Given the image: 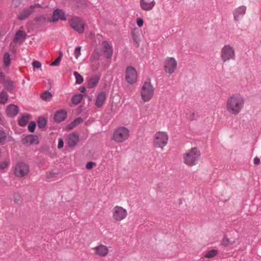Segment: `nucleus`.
<instances>
[{
  "instance_id": "f257e3e1",
  "label": "nucleus",
  "mask_w": 261,
  "mask_h": 261,
  "mask_svg": "<svg viewBox=\"0 0 261 261\" xmlns=\"http://www.w3.org/2000/svg\"><path fill=\"white\" fill-rule=\"evenodd\" d=\"M244 103L245 100L242 95L240 94H232L227 100L226 110L229 114L237 115L243 109Z\"/></svg>"
},
{
  "instance_id": "f03ea898",
  "label": "nucleus",
  "mask_w": 261,
  "mask_h": 261,
  "mask_svg": "<svg viewBox=\"0 0 261 261\" xmlns=\"http://www.w3.org/2000/svg\"><path fill=\"white\" fill-rule=\"evenodd\" d=\"M200 156V152L197 148H192L184 154L183 162L189 166H193L196 165Z\"/></svg>"
},
{
  "instance_id": "7ed1b4c3",
  "label": "nucleus",
  "mask_w": 261,
  "mask_h": 261,
  "mask_svg": "<svg viewBox=\"0 0 261 261\" xmlns=\"http://www.w3.org/2000/svg\"><path fill=\"white\" fill-rule=\"evenodd\" d=\"M154 88L150 83V80L148 79L145 82L141 89V94L142 99L144 102L149 101L153 95Z\"/></svg>"
},
{
  "instance_id": "20e7f679",
  "label": "nucleus",
  "mask_w": 261,
  "mask_h": 261,
  "mask_svg": "<svg viewBox=\"0 0 261 261\" xmlns=\"http://www.w3.org/2000/svg\"><path fill=\"white\" fill-rule=\"evenodd\" d=\"M168 136L164 132H158L154 135L153 146L155 148L163 149L167 144Z\"/></svg>"
},
{
  "instance_id": "39448f33",
  "label": "nucleus",
  "mask_w": 261,
  "mask_h": 261,
  "mask_svg": "<svg viewBox=\"0 0 261 261\" xmlns=\"http://www.w3.org/2000/svg\"><path fill=\"white\" fill-rule=\"evenodd\" d=\"M112 213L113 219L118 222L125 219L127 216L126 210L120 206H114L112 210Z\"/></svg>"
},
{
  "instance_id": "423d86ee",
  "label": "nucleus",
  "mask_w": 261,
  "mask_h": 261,
  "mask_svg": "<svg viewBox=\"0 0 261 261\" xmlns=\"http://www.w3.org/2000/svg\"><path fill=\"white\" fill-rule=\"evenodd\" d=\"M70 25L72 29L79 34L83 33L85 31V23L79 17H72L70 20Z\"/></svg>"
},
{
  "instance_id": "0eeeda50",
  "label": "nucleus",
  "mask_w": 261,
  "mask_h": 261,
  "mask_svg": "<svg viewBox=\"0 0 261 261\" xmlns=\"http://www.w3.org/2000/svg\"><path fill=\"white\" fill-rule=\"evenodd\" d=\"M129 136V130L125 127H120L116 129L113 135L114 140L117 142H123Z\"/></svg>"
},
{
  "instance_id": "6e6552de",
  "label": "nucleus",
  "mask_w": 261,
  "mask_h": 261,
  "mask_svg": "<svg viewBox=\"0 0 261 261\" xmlns=\"http://www.w3.org/2000/svg\"><path fill=\"white\" fill-rule=\"evenodd\" d=\"M221 56L223 62L235 59V52L233 47L229 45H225L221 49Z\"/></svg>"
},
{
  "instance_id": "1a4fd4ad",
  "label": "nucleus",
  "mask_w": 261,
  "mask_h": 261,
  "mask_svg": "<svg viewBox=\"0 0 261 261\" xmlns=\"http://www.w3.org/2000/svg\"><path fill=\"white\" fill-rule=\"evenodd\" d=\"M42 6L36 3L31 5L29 7H27L19 12L17 16V18L19 20H23L28 18L34 12V9L36 8H41Z\"/></svg>"
},
{
  "instance_id": "9d476101",
  "label": "nucleus",
  "mask_w": 261,
  "mask_h": 261,
  "mask_svg": "<svg viewBox=\"0 0 261 261\" xmlns=\"http://www.w3.org/2000/svg\"><path fill=\"white\" fill-rule=\"evenodd\" d=\"M30 171V167L28 165L23 162L18 163L14 168V174L18 177L25 176Z\"/></svg>"
},
{
  "instance_id": "9b49d317",
  "label": "nucleus",
  "mask_w": 261,
  "mask_h": 261,
  "mask_svg": "<svg viewBox=\"0 0 261 261\" xmlns=\"http://www.w3.org/2000/svg\"><path fill=\"white\" fill-rule=\"evenodd\" d=\"M164 68L166 72L170 74H172L177 68V62L172 57H168L165 59L164 62Z\"/></svg>"
},
{
  "instance_id": "f8f14e48",
  "label": "nucleus",
  "mask_w": 261,
  "mask_h": 261,
  "mask_svg": "<svg viewBox=\"0 0 261 261\" xmlns=\"http://www.w3.org/2000/svg\"><path fill=\"white\" fill-rule=\"evenodd\" d=\"M137 73L136 69L132 66H129L126 68L125 72V78L128 83L134 84L136 82Z\"/></svg>"
},
{
  "instance_id": "ddd939ff",
  "label": "nucleus",
  "mask_w": 261,
  "mask_h": 261,
  "mask_svg": "<svg viewBox=\"0 0 261 261\" xmlns=\"http://www.w3.org/2000/svg\"><path fill=\"white\" fill-rule=\"evenodd\" d=\"M66 19L64 12L61 9H57L53 12V16L49 21L50 22H55L59 20L65 21Z\"/></svg>"
},
{
  "instance_id": "4468645a",
  "label": "nucleus",
  "mask_w": 261,
  "mask_h": 261,
  "mask_svg": "<svg viewBox=\"0 0 261 261\" xmlns=\"http://www.w3.org/2000/svg\"><path fill=\"white\" fill-rule=\"evenodd\" d=\"M67 142L70 147L75 146L79 142V135L76 132H73L68 135Z\"/></svg>"
},
{
  "instance_id": "2eb2a0df",
  "label": "nucleus",
  "mask_w": 261,
  "mask_h": 261,
  "mask_svg": "<svg viewBox=\"0 0 261 261\" xmlns=\"http://www.w3.org/2000/svg\"><path fill=\"white\" fill-rule=\"evenodd\" d=\"M95 255L100 256H106L109 253L108 248L102 244H100L93 248Z\"/></svg>"
},
{
  "instance_id": "dca6fc26",
  "label": "nucleus",
  "mask_w": 261,
  "mask_h": 261,
  "mask_svg": "<svg viewBox=\"0 0 261 261\" xmlns=\"http://www.w3.org/2000/svg\"><path fill=\"white\" fill-rule=\"evenodd\" d=\"M22 143L25 145L38 144L39 143L38 137L36 135H28L22 140Z\"/></svg>"
},
{
  "instance_id": "f3484780",
  "label": "nucleus",
  "mask_w": 261,
  "mask_h": 261,
  "mask_svg": "<svg viewBox=\"0 0 261 261\" xmlns=\"http://www.w3.org/2000/svg\"><path fill=\"white\" fill-rule=\"evenodd\" d=\"M102 46L103 48V51L105 53V57L107 59L111 58L113 54V49L110 45L108 41H103L102 42Z\"/></svg>"
},
{
  "instance_id": "a211bd4d",
  "label": "nucleus",
  "mask_w": 261,
  "mask_h": 261,
  "mask_svg": "<svg viewBox=\"0 0 261 261\" xmlns=\"http://www.w3.org/2000/svg\"><path fill=\"white\" fill-rule=\"evenodd\" d=\"M67 115V112L65 110H60L55 113L54 115V120L56 122H61L66 118Z\"/></svg>"
},
{
  "instance_id": "6ab92c4d",
  "label": "nucleus",
  "mask_w": 261,
  "mask_h": 261,
  "mask_svg": "<svg viewBox=\"0 0 261 261\" xmlns=\"http://www.w3.org/2000/svg\"><path fill=\"white\" fill-rule=\"evenodd\" d=\"M27 34L22 30H18L15 34L13 41L15 43L21 44L26 38Z\"/></svg>"
},
{
  "instance_id": "aec40b11",
  "label": "nucleus",
  "mask_w": 261,
  "mask_h": 261,
  "mask_svg": "<svg viewBox=\"0 0 261 261\" xmlns=\"http://www.w3.org/2000/svg\"><path fill=\"white\" fill-rule=\"evenodd\" d=\"M18 111L19 108L17 106L11 104L8 106L6 109V113L8 117H13L18 114Z\"/></svg>"
},
{
  "instance_id": "412c9836",
  "label": "nucleus",
  "mask_w": 261,
  "mask_h": 261,
  "mask_svg": "<svg viewBox=\"0 0 261 261\" xmlns=\"http://www.w3.org/2000/svg\"><path fill=\"white\" fill-rule=\"evenodd\" d=\"M246 7L242 6L237 8L233 12L234 19L236 21H239L241 17H242L246 12Z\"/></svg>"
},
{
  "instance_id": "4be33fe9",
  "label": "nucleus",
  "mask_w": 261,
  "mask_h": 261,
  "mask_svg": "<svg viewBox=\"0 0 261 261\" xmlns=\"http://www.w3.org/2000/svg\"><path fill=\"white\" fill-rule=\"evenodd\" d=\"M155 2L153 1L151 2H147L146 0H140V7L144 11H150L153 9Z\"/></svg>"
},
{
  "instance_id": "5701e85b",
  "label": "nucleus",
  "mask_w": 261,
  "mask_h": 261,
  "mask_svg": "<svg viewBox=\"0 0 261 261\" xmlns=\"http://www.w3.org/2000/svg\"><path fill=\"white\" fill-rule=\"evenodd\" d=\"M106 94L105 92H100L96 97L95 105L97 108H100L106 100Z\"/></svg>"
},
{
  "instance_id": "b1692460",
  "label": "nucleus",
  "mask_w": 261,
  "mask_h": 261,
  "mask_svg": "<svg viewBox=\"0 0 261 261\" xmlns=\"http://www.w3.org/2000/svg\"><path fill=\"white\" fill-rule=\"evenodd\" d=\"M100 77L98 75H95L89 79L88 82V87L90 88H92L97 86L99 82Z\"/></svg>"
},
{
  "instance_id": "393cba45",
  "label": "nucleus",
  "mask_w": 261,
  "mask_h": 261,
  "mask_svg": "<svg viewBox=\"0 0 261 261\" xmlns=\"http://www.w3.org/2000/svg\"><path fill=\"white\" fill-rule=\"evenodd\" d=\"M83 121V119L81 118H77L74 119L68 125L66 126V130H70L75 127L78 124L82 123Z\"/></svg>"
},
{
  "instance_id": "a878e982",
  "label": "nucleus",
  "mask_w": 261,
  "mask_h": 261,
  "mask_svg": "<svg viewBox=\"0 0 261 261\" xmlns=\"http://www.w3.org/2000/svg\"><path fill=\"white\" fill-rule=\"evenodd\" d=\"M131 36L134 42L136 44V46L138 47L139 46L140 42L139 33L138 31H136V29H134V31L131 33Z\"/></svg>"
},
{
  "instance_id": "bb28decb",
  "label": "nucleus",
  "mask_w": 261,
  "mask_h": 261,
  "mask_svg": "<svg viewBox=\"0 0 261 261\" xmlns=\"http://www.w3.org/2000/svg\"><path fill=\"white\" fill-rule=\"evenodd\" d=\"M3 84L5 89L11 92L14 89V82L12 81H5Z\"/></svg>"
},
{
  "instance_id": "cd10ccee",
  "label": "nucleus",
  "mask_w": 261,
  "mask_h": 261,
  "mask_svg": "<svg viewBox=\"0 0 261 261\" xmlns=\"http://www.w3.org/2000/svg\"><path fill=\"white\" fill-rule=\"evenodd\" d=\"M29 116L28 114L22 116L18 120L19 125L21 126H25L29 121Z\"/></svg>"
},
{
  "instance_id": "c85d7f7f",
  "label": "nucleus",
  "mask_w": 261,
  "mask_h": 261,
  "mask_svg": "<svg viewBox=\"0 0 261 261\" xmlns=\"http://www.w3.org/2000/svg\"><path fill=\"white\" fill-rule=\"evenodd\" d=\"M8 94L4 90H2L0 93V103L5 105L8 99Z\"/></svg>"
},
{
  "instance_id": "c756f323",
  "label": "nucleus",
  "mask_w": 261,
  "mask_h": 261,
  "mask_svg": "<svg viewBox=\"0 0 261 261\" xmlns=\"http://www.w3.org/2000/svg\"><path fill=\"white\" fill-rule=\"evenodd\" d=\"M83 95L81 94L74 95L72 98V102L75 105H78L81 102L83 98Z\"/></svg>"
},
{
  "instance_id": "7c9ffc66",
  "label": "nucleus",
  "mask_w": 261,
  "mask_h": 261,
  "mask_svg": "<svg viewBox=\"0 0 261 261\" xmlns=\"http://www.w3.org/2000/svg\"><path fill=\"white\" fill-rule=\"evenodd\" d=\"M53 97L52 94L46 91L41 94V97L45 101H49Z\"/></svg>"
},
{
  "instance_id": "2f4dec72",
  "label": "nucleus",
  "mask_w": 261,
  "mask_h": 261,
  "mask_svg": "<svg viewBox=\"0 0 261 261\" xmlns=\"http://www.w3.org/2000/svg\"><path fill=\"white\" fill-rule=\"evenodd\" d=\"M4 64L5 66L7 67L9 66L11 62L10 55L8 53H6L4 54L3 57Z\"/></svg>"
},
{
  "instance_id": "473e14b6",
  "label": "nucleus",
  "mask_w": 261,
  "mask_h": 261,
  "mask_svg": "<svg viewBox=\"0 0 261 261\" xmlns=\"http://www.w3.org/2000/svg\"><path fill=\"white\" fill-rule=\"evenodd\" d=\"M218 254V251L215 249H212L208 251H207L205 255H204L205 257L206 258H212L215 257Z\"/></svg>"
},
{
  "instance_id": "72a5a7b5",
  "label": "nucleus",
  "mask_w": 261,
  "mask_h": 261,
  "mask_svg": "<svg viewBox=\"0 0 261 261\" xmlns=\"http://www.w3.org/2000/svg\"><path fill=\"white\" fill-rule=\"evenodd\" d=\"M13 199L15 203L20 204L22 202L21 196L18 193H15L13 196Z\"/></svg>"
},
{
  "instance_id": "f704fd0d",
  "label": "nucleus",
  "mask_w": 261,
  "mask_h": 261,
  "mask_svg": "<svg viewBox=\"0 0 261 261\" xmlns=\"http://www.w3.org/2000/svg\"><path fill=\"white\" fill-rule=\"evenodd\" d=\"M46 124V120L43 117H39L38 120V126L41 128H44Z\"/></svg>"
},
{
  "instance_id": "c9c22d12",
  "label": "nucleus",
  "mask_w": 261,
  "mask_h": 261,
  "mask_svg": "<svg viewBox=\"0 0 261 261\" xmlns=\"http://www.w3.org/2000/svg\"><path fill=\"white\" fill-rule=\"evenodd\" d=\"M75 79H76V83L78 84H80L83 83L84 79L83 76L80 75L77 72L75 71L73 73Z\"/></svg>"
},
{
  "instance_id": "e433bc0d",
  "label": "nucleus",
  "mask_w": 261,
  "mask_h": 261,
  "mask_svg": "<svg viewBox=\"0 0 261 261\" xmlns=\"http://www.w3.org/2000/svg\"><path fill=\"white\" fill-rule=\"evenodd\" d=\"M35 21L38 23H43L46 21V18L44 15H41L38 17H36L35 18Z\"/></svg>"
},
{
  "instance_id": "4c0bfd02",
  "label": "nucleus",
  "mask_w": 261,
  "mask_h": 261,
  "mask_svg": "<svg viewBox=\"0 0 261 261\" xmlns=\"http://www.w3.org/2000/svg\"><path fill=\"white\" fill-rule=\"evenodd\" d=\"M234 243V241L230 240L228 238L224 237L222 241L223 245L227 246L228 245H232Z\"/></svg>"
},
{
  "instance_id": "58836bf2",
  "label": "nucleus",
  "mask_w": 261,
  "mask_h": 261,
  "mask_svg": "<svg viewBox=\"0 0 261 261\" xmlns=\"http://www.w3.org/2000/svg\"><path fill=\"white\" fill-rule=\"evenodd\" d=\"M7 139L6 133L0 130V144H3Z\"/></svg>"
},
{
  "instance_id": "ea45409f",
  "label": "nucleus",
  "mask_w": 261,
  "mask_h": 261,
  "mask_svg": "<svg viewBox=\"0 0 261 261\" xmlns=\"http://www.w3.org/2000/svg\"><path fill=\"white\" fill-rule=\"evenodd\" d=\"M62 54V53H60L59 56L53 62L50 64L51 66H58L60 63V61L61 60Z\"/></svg>"
},
{
  "instance_id": "a19ab883",
  "label": "nucleus",
  "mask_w": 261,
  "mask_h": 261,
  "mask_svg": "<svg viewBox=\"0 0 261 261\" xmlns=\"http://www.w3.org/2000/svg\"><path fill=\"white\" fill-rule=\"evenodd\" d=\"M36 126V123L34 121H31L28 125L29 130L31 133L34 132Z\"/></svg>"
},
{
  "instance_id": "79ce46f5",
  "label": "nucleus",
  "mask_w": 261,
  "mask_h": 261,
  "mask_svg": "<svg viewBox=\"0 0 261 261\" xmlns=\"http://www.w3.org/2000/svg\"><path fill=\"white\" fill-rule=\"evenodd\" d=\"M22 0H13L12 6L14 8L18 7L21 3Z\"/></svg>"
},
{
  "instance_id": "37998d69",
  "label": "nucleus",
  "mask_w": 261,
  "mask_h": 261,
  "mask_svg": "<svg viewBox=\"0 0 261 261\" xmlns=\"http://www.w3.org/2000/svg\"><path fill=\"white\" fill-rule=\"evenodd\" d=\"M9 164L8 160H5L0 163V169H5L7 167Z\"/></svg>"
},
{
  "instance_id": "c03bdc74",
  "label": "nucleus",
  "mask_w": 261,
  "mask_h": 261,
  "mask_svg": "<svg viewBox=\"0 0 261 261\" xmlns=\"http://www.w3.org/2000/svg\"><path fill=\"white\" fill-rule=\"evenodd\" d=\"M96 165V164L93 162H89L87 163L86 165V168L87 169H92L94 166H95Z\"/></svg>"
},
{
  "instance_id": "a18cd8bd",
  "label": "nucleus",
  "mask_w": 261,
  "mask_h": 261,
  "mask_svg": "<svg viewBox=\"0 0 261 261\" xmlns=\"http://www.w3.org/2000/svg\"><path fill=\"white\" fill-rule=\"evenodd\" d=\"M81 47L80 46H78L75 48V49L74 51V54H75V58L76 59L78 58L79 56L81 54Z\"/></svg>"
},
{
  "instance_id": "49530a36",
  "label": "nucleus",
  "mask_w": 261,
  "mask_h": 261,
  "mask_svg": "<svg viewBox=\"0 0 261 261\" xmlns=\"http://www.w3.org/2000/svg\"><path fill=\"white\" fill-rule=\"evenodd\" d=\"M32 66L34 68H39L41 67V64L38 61H34L32 63Z\"/></svg>"
},
{
  "instance_id": "de8ad7c7",
  "label": "nucleus",
  "mask_w": 261,
  "mask_h": 261,
  "mask_svg": "<svg viewBox=\"0 0 261 261\" xmlns=\"http://www.w3.org/2000/svg\"><path fill=\"white\" fill-rule=\"evenodd\" d=\"M64 141L62 138H60L58 139V148L59 149H61L64 146Z\"/></svg>"
},
{
  "instance_id": "09e8293b",
  "label": "nucleus",
  "mask_w": 261,
  "mask_h": 261,
  "mask_svg": "<svg viewBox=\"0 0 261 261\" xmlns=\"http://www.w3.org/2000/svg\"><path fill=\"white\" fill-rule=\"evenodd\" d=\"M101 55V53L100 51H94L93 53L92 57L95 59V60H98L100 56Z\"/></svg>"
},
{
  "instance_id": "8fccbe9b",
  "label": "nucleus",
  "mask_w": 261,
  "mask_h": 261,
  "mask_svg": "<svg viewBox=\"0 0 261 261\" xmlns=\"http://www.w3.org/2000/svg\"><path fill=\"white\" fill-rule=\"evenodd\" d=\"M137 24L139 27H141L143 24V20L141 18L137 19Z\"/></svg>"
},
{
  "instance_id": "3c124183",
  "label": "nucleus",
  "mask_w": 261,
  "mask_h": 261,
  "mask_svg": "<svg viewBox=\"0 0 261 261\" xmlns=\"http://www.w3.org/2000/svg\"><path fill=\"white\" fill-rule=\"evenodd\" d=\"M5 79V74L3 72H1L0 73V83H4Z\"/></svg>"
},
{
  "instance_id": "603ef678",
  "label": "nucleus",
  "mask_w": 261,
  "mask_h": 261,
  "mask_svg": "<svg viewBox=\"0 0 261 261\" xmlns=\"http://www.w3.org/2000/svg\"><path fill=\"white\" fill-rule=\"evenodd\" d=\"M260 163V159L257 158V157H255L254 159V161H253V163L255 164V165H257L259 163Z\"/></svg>"
},
{
  "instance_id": "864d4df0",
  "label": "nucleus",
  "mask_w": 261,
  "mask_h": 261,
  "mask_svg": "<svg viewBox=\"0 0 261 261\" xmlns=\"http://www.w3.org/2000/svg\"><path fill=\"white\" fill-rule=\"evenodd\" d=\"M79 90L80 91L82 92V93H84L86 89V88L85 87H81L79 88Z\"/></svg>"
},
{
  "instance_id": "5fc2aeb1",
  "label": "nucleus",
  "mask_w": 261,
  "mask_h": 261,
  "mask_svg": "<svg viewBox=\"0 0 261 261\" xmlns=\"http://www.w3.org/2000/svg\"><path fill=\"white\" fill-rule=\"evenodd\" d=\"M88 97L89 100H91V98L90 96H88Z\"/></svg>"
},
{
  "instance_id": "6e6d98bb",
  "label": "nucleus",
  "mask_w": 261,
  "mask_h": 261,
  "mask_svg": "<svg viewBox=\"0 0 261 261\" xmlns=\"http://www.w3.org/2000/svg\"><path fill=\"white\" fill-rule=\"evenodd\" d=\"M259 255L261 256V252H259Z\"/></svg>"
}]
</instances>
